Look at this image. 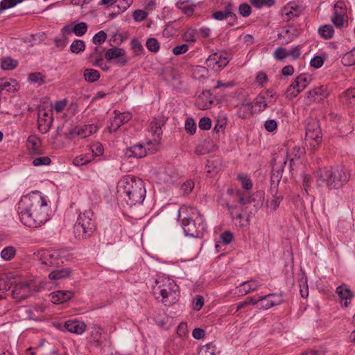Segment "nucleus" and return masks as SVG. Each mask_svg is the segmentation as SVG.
Wrapping results in <instances>:
<instances>
[{"mask_svg": "<svg viewBox=\"0 0 355 355\" xmlns=\"http://www.w3.org/2000/svg\"><path fill=\"white\" fill-rule=\"evenodd\" d=\"M315 175L318 186H326L329 189H340L349 181L350 178V175L343 166L320 168L316 171Z\"/></svg>", "mask_w": 355, "mask_h": 355, "instance_id": "obj_3", "label": "nucleus"}, {"mask_svg": "<svg viewBox=\"0 0 355 355\" xmlns=\"http://www.w3.org/2000/svg\"><path fill=\"white\" fill-rule=\"evenodd\" d=\"M33 284L28 282H21L17 283L12 291L13 298L21 301L32 294Z\"/></svg>", "mask_w": 355, "mask_h": 355, "instance_id": "obj_11", "label": "nucleus"}, {"mask_svg": "<svg viewBox=\"0 0 355 355\" xmlns=\"http://www.w3.org/2000/svg\"><path fill=\"white\" fill-rule=\"evenodd\" d=\"M104 51L105 48L103 46H96L89 55L88 60L94 67H101V63L103 61V53Z\"/></svg>", "mask_w": 355, "mask_h": 355, "instance_id": "obj_22", "label": "nucleus"}, {"mask_svg": "<svg viewBox=\"0 0 355 355\" xmlns=\"http://www.w3.org/2000/svg\"><path fill=\"white\" fill-rule=\"evenodd\" d=\"M51 162V160L49 157L44 156L34 159L33 161V164L35 166L49 165L50 164Z\"/></svg>", "mask_w": 355, "mask_h": 355, "instance_id": "obj_55", "label": "nucleus"}, {"mask_svg": "<svg viewBox=\"0 0 355 355\" xmlns=\"http://www.w3.org/2000/svg\"><path fill=\"white\" fill-rule=\"evenodd\" d=\"M302 13L301 6L295 2H290L282 9L283 19L286 21L299 17Z\"/></svg>", "mask_w": 355, "mask_h": 355, "instance_id": "obj_14", "label": "nucleus"}, {"mask_svg": "<svg viewBox=\"0 0 355 355\" xmlns=\"http://www.w3.org/2000/svg\"><path fill=\"white\" fill-rule=\"evenodd\" d=\"M345 96L352 105H355V88H351L345 91Z\"/></svg>", "mask_w": 355, "mask_h": 355, "instance_id": "obj_64", "label": "nucleus"}, {"mask_svg": "<svg viewBox=\"0 0 355 355\" xmlns=\"http://www.w3.org/2000/svg\"><path fill=\"white\" fill-rule=\"evenodd\" d=\"M305 139L313 149H315L321 144L322 134L318 121L313 119L307 123Z\"/></svg>", "mask_w": 355, "mask_h": 355, "instance_id": "obj_7", "label": "nucleus"}, {"mask_svg": "<svg viewBox=\"0 0 355 355\" xmlns=\"http://www.w3.org/2000/svg\"><path fill=\"white\" fill-rule=\"evenodd\" d=\"M17 65L18 61L11 58L10 57L4 58L1 63V68L3 70H12L15 69Z\"/></svg>", "mask_w": 355, "mask_h": 355, "instance_id": "obj_39", "label": "nucleus"}, {"mask_svg": "<svg viewBox=\"0 0 355 355\" xmlns=\"http://www.w3.org/2000/svg\"><path fill=\"white\" fill-rule=\"evenodd\" d=\"M152 293L156 300H160L165 306H171L178 301L180 288L174 280L162 276L155 279Z\"/></svg>", "mask_w": 355, "mask_h": 355, "instance_id": "obj_5", "label": "nucleus"}, {"mask_svg": "<svg viewBox=\"0 0 355 355\" xmlns=\"http://www.w3.org/2000/svg\"><path fill=\"white\" fill-rule=\"evenodd\" d=\"M73 293L71 291H57L50 294L51 301L53 304H61L71 300Z\"/></svg>", "mask_w": 355, "mask_h": 355, "instance_id": "obj_18", "label": "nucleus"}, {"mask_svg": "<svg viewBox=\"0 0 355 355\" xmlns=\"http://www.w3.org/2000/svg\"><path fill=\"white\" fill-rule=\"evenodd\" d=\"M148 12L143 10H136L133 12V18L137 21H141L147 18Z\"/></svg>", "mask_w": 355, "mask_h": 355, "instance_id": "obj_60", "label": "nucleus"}, {"mask_svg": "<svg viewBox=\"0 0 355 355\" xmlns=\"http://www.w3.org/2000/svg\"><path fill=\"white\" fill-rule=\"evenodd\" d=\"M130 46L135 55H141L144 51L141 43L136 38L131 40Z\"/></svg>", "mask_w": 355, "mask_h": 355, "instance_id": "obj_47", "label": "nucleus"}, {"mask_svg": "<svg viewBox=\"0 0 355 355\" xmlns=\"http://www.w3.org/2000/svg\"><path fill=\"white\" fill-rule=\"evenodd\" d=\"M213 100L209 92H202L196 99V105L200 110H207L213 104Z\"/></svg>", "mask_w": 355, "mask_h": 355, "instance_id": "obj_25", "label": "nucleus"}, {"mask_svg": "<svg viewBox=\"0 0 355 355\" xmlns=\"http://www.w3.org/2000/svg\"><path fill=\"white\" fill-rule=\"evenodd\" d=\"M230 58L225 52H217L210 55L207 60L206 64L209 67L223 68L227 65Z\"/></svg>", "mask_w": 355, "mask_h": 355, "instance_id": "obj_12", "label": "nucleus"}, {"mask_svg": "<svg viewBox=\"0 0 355 355\" xmlns=\"http://www.w3.org/2000/svg\"><path fill=\"white\" fill-rule=\"evenodd\" d=\"M301 92L298 87L295 86V81L287 88L286 91V98H293Z\"/></svg>", "mask_w": 355, "mask_h": 355, "instance_id": "obj_48", "label": "nucleus"}, {"mask_svg": "<svg viewBox=\"0 0 355 355\" xmlns=\"http://www.w3.org/2000/svg\"><path fill=\"white\" fill-rule=\"evenodd\" d=\"M336 293L339 297L340 303L342 306L347 307L351 302L352 293L349 288L346 286H340L336 288Z\"/></svg>", "mask_w": 355, "mask_h": 355, "instance_id": "obj_21", "label": "nucleus"}, {"mask_svg": "<svg viewBox=\"0 0 355 355\" xmlns=\"http://www.w3.org/2000/svg\"><path fill=\"white\" fill-rule=\"evenodd\" d=\"M345 15V10H342V11H334L331 16V21L336 27L340 28L344 26L346 21Z\"/></svg>", "mask_w": 355, "mask_h": 355, "instance_id": "obj_31", "label": "nucleus"}, {"mask_svg": "<svg viewBox=\"0 0 355 355\" xmlns=\"http://www.w3.org/2000/svg\"><path fill=\"white\" fill-rule=\"evenodd\" d=\"M327 96V87L324 85L315 87L307 92V98L314 102H320Z\"/></svg>", "mask_w": 355, "mask_h": 355, "instance_id": "obj_19", "label": "nucleus"}, {"mask_svg": "<svg viewBox=\"0 0 355 355\" xmlns=\"http://www.w3.org/2000/svg\"><path fill=\"white\" fill-rule=\"evenodd\" d=\"M178 219L187 236L201 238L207 231L203 216L193 207L182 206L178 210Z\"/></svg>", "mask_w": 355, "mask_h": 355, "instance_id": "obj_2", "label": "nucleus"}, {"mask_svg": "<svg viewBox=\"0 0 355 355\" xmlns=\"http://www.w3.org/2000/svg\"><path fill=\"white\" fill-rule=\"evenodd\" d=\"M64 327L69 332L76 334H82L86 329V324L79 320H67Z\"/></svg>", "mask_w": 355, "mask_h": 355, "instance_id": "obj_20", "label": "nucleus"}, {"mask_svg": "<svg viewBox=\"0 0 355 355\" xmlns=\"http://www.w3.org/2000/svg\"><path fill=\"white\" fill-rule=\"evenodd\" d=\"M212 17L218 21L229 19V26H234L238 19L236 14L233 12V4L231 2L225 3L223 10L213 12Z\"/></svg>", "mask_w": 355, "mask_h": 355, "instance_id": "obj_10", "label": "nucleus"}, {"mask_svg": "<svg viewBox=\"0 0 355 355\" xmlns=\"http://www.w3.org/2000/svg\"><path fill=\"white\" fill-rule=\"evenodd\" d=\"M282 294L277 295L275 293H270L263 297H260L258 301H261L264 304L261 305V308L268 309L274 306L279 305L282 302Z\"/></svg>", "mask_w": 355, "mask_h": 355, "instance_id": "obj_17", "label": "nucleus"}, {"mask_svg": "<svg viewBox=\"0 0 355 355\" xmlns=\"http://www.w3.org/2000/svg\"><path fill=\"white\" fill-rule=\"evenodd\" d=\"M198 125L201 130H209L211 126V121L209 117H202L200 119Z\"/></svg>", "mask_w": 355, "mask_h": 355, "instance_id": "obj_58", "label": "nucleus"}, {"mask_svg": "<svg viewBox=\"0 0 355 355\" xmlns=\"http://www.w3.org/2000/svg\"><path fill=\"white\" fill-rule=\"evenodd\" d=\"M146 46L149 51L153 53H157L160 48L159 43L157 40L154 37H150L147 40Z\"/></svg>", "mask_w": 355, "mask_h": 355, "instance_id": "obj_46", "label": "nucleus"}, {"mask_svg": "<svg viewBox=\"0 0 355 355\" xmlns=\"http://www.w3.org/2000/svg\"><path fill=\"white\" fill-rule=\"evenodd\" d=\"M16 254L15 248L12 246H8L3 249L1 252V257L3 260H11Z\"/></svg>", "mask_w": 355, "mask_h": 355, "instance_id": "obj_43", "label": "nucleus"}, {"mask_svg": "<svg viewBox=\"0 0 355 355\" xmlns=\"http://www.w3.org/2000/svg\"><path fill=\"white\" fill-rule=\"evenodd\" d=\"M252 110L254 112H261L268 107L266 96L263 93H260L254 100L252 103Z\"/></svg>", "mask_w": 355, "mask_h": 355, "instance_id": "obj_26", "label": "nucleus"}, {"mask_svg": "<svg viewBox=\"0 0 355 355\" xmlns=\"http://www.w3.org/2000/svg\"><path fill=\"white\" fill-rule=\"evenodd\" d=\"M164 121L162 119H155L152 121L149 125V130L155 135L159 136L162 134V126L164 125Z\"/></svg>", "mask_w": 355, "mask_h": 355, "instance_id": "obj_36", "label": "nucleus"}, {"mask_svg": "<svg viewBox=\"0 0 355 355\" xmlns=\"http://www.w3.org/2000/svg\"><path fill=\"white\" fill-rule=\"evenodd\" d=\"M50 207L39 191L23 196L17 206L21 222L29 227H38L50 219Z\"/></svg>", "mask_w": 355, "mask_h": 355, "instance_id": "obj_1", "label": "nucleus"}, {"mask_svg": "<svg viewBox=\"0 0 355 355\" xmlns=\"http://www.w3.org/2000/svg\"><path fill=\"white\" fill-rule=\"evenodd\" d=\"M75 136H80L81 138H85L90 136L89 131L87 129V125H84L82 126L75 127L69 133L68 138L72 139L75 137Z\"/></svg>", "mask_w": 355, "mask_h": 355, "instance_id": "obj_30", "label": "nucleus"}, {"mask_svg": "<svg viewBox=\"0 0 355 355\" xmlns=\"http://www.w3.org/2000/svg\"><path fill=\"white\" fill-rule=\"evenodd\" d=\"M91 148L92 152L91 155H94V157L100 156L103 153V147L100 143L94 144Z\"/></svg>", "mask_w": 355, "mask_h": 355, "instance_id": "obj_63", "label": "nucleus"}, {"mask_svg": "<svg viewBox=\"0 0 355 355\" xmlns=\"http://www.w3.org/2000/svg\"><path fill=\"white\" fill-rule=\"evenodd\" d=\"M125 54V52L123 49L114 46L106 51L105 53V58L107 61L119 58L115 62V63L119 66L123 67L125 66L128 62V60L124 58Z\"/></svg>", "mask_w": 355, "mask_h": 355, "instance_id": "obj_13", "label": "nucleus"}, {"mask_svg": "<svg viewBox=\"0 0 355 355\" xmlns=\"http://www.w3.org/2000/svg\"><path fill=\"white\" fill-rule=\"evenodd\" d=\"M107 39V34L103 31H98L92 38V42L95 44L100 45Z\"/></svg>", "mask_w": 355, "mask_h": 355, "instance_id": "obj_50", "label": "nucleus"}, {"mask_svg": "<svg viewBox=\"0 0 355 355\" xmlns=\"http://www.w3.org/2000/svg\"><path fill=\"white\" fill-rule=\"evenodd\" d=\"M83 76L87 82L94 83L99 79L100 73L96 69L89 68L85 69Z\"/></svg>", "mask_w": 355, "mask_h": 355, "instance_id": "obj_35", "label": "nucleus"}, {"mask_svg": "<svg viewBox=\"0 0 355 355\" xmlns=\"http://www.w3.org/2000/svg\"><path fill=\"white\" fill-rule=\"evenodd\" d=\"M71 272V270L69 268H55L49 273V277L52 280H57L69 277Z\"/></svg>", "mask_w": 355, "mask_h": 355, "instance_id": "obj_29", "label": "nucleus"}, {"mask_svg": "<svg viewBox=\"0 0 355 355\" xmlns=\"http://www.w3.org/2000/svg\"><path fill=\"white\" fill-rule=\"evenodd\" d=\"M94 159V155L89 153L80 155L73 159V164L76 166H83L91 162Z\"/></svg>", "mask_w": 355, "mask_h": 355, "instance_id": "obj_33", "label": "nucleus"}, {"mask_svg": "<svg viewBox=\"0 0 355 355\" xmlns=\"http://www.w3.org/2000/svg\"><path fill=\"white\" fill-rule=\"evenodd\" d=\"M40 261L47 268H61L64 261L57 250H46L40 254Z\"/></svg>", "mask_w": 355, "mask_h": 355, "instance_id": "obj_8", "label": "nucleus"}, {"mask_svg": "<svg viewBox=\"0 0 355 355\" xmlns=\"http://www.w3.org/2000/svg\"><path fill=\"white\" fill-rule=\"evenodd\" d=\"M118 187L128 198H125L130 206L141 204L146 197V189L143 180L135 175H127L119 182Z\"/></svg>", "mask_w": 355, "mask_h": 355, "instance_id": "obj_4", "label": "nucleus"}, {"mask_svg": "<svg viewBox=\"0 0 355 355\" xmlns=\"http://www.w3.org/2000/svg\"><path fill=\"white\" fill-rule=\"evenodd\" d=\"M179 9L187 15H191L194 11L193 6H190L187 1L180 2L179 3Z\"/></svg>", "mask_w": 355, "mask_h": 355, "instance_id": "obj_54", "label": "nucleus"}, {"mask_svg": "<svg viewBox=\"0 0 355 355\" xmlns=\"http://www.w3.org/2000/svg\"><path fill=\"white\" fill-rule=\"evenodd\" d=\"M28 79L31 83L38 85H42L46 82V76L40 72L31 73Z\"/></svg>", "mask_w": 355, "mask_h": 355, "instance_id": "obj_38", "label": "nucleus"}, {"mask_svg": "<svg viewBox=\"0 0 355 355\" xmlns=\"http://www.w3.org/2000/svg\"><path fill=\"white\" fill-rule=\"evenodd\" d=\"M114 116L111 119L110 125L107 126L108 131L115 132L122 125L128 123L132 117L129 112H121L117 110L113 111Z\"/></svg>", "mask_w": 355, "mask_h": 355, "instance_id": "obj_9", "label": "nucleus"}, {"mask_svg": "<svg viewBox=\"0 0 355 355\" xmlns=\"http://www.w3.org/2000/svg\"><path fill=\"white\" fill-rule=\"evenodd\" d=\"M251 7L246 3H243L239 6V12L243 17H248L251 14Z\"/></svg>", "mask_w": 355, "mask_h": 355, "instance_id": "obj_52", "label": "nucleus"}, {"mask_svg": "<svg viewBox=\"0 0 355 355\" xmlns=\"http://www.w3.org/2000/svg\"><path fill=\"white\" fill-rule=\"evenodd\" d=\"M261 286V284L255 279L245 281L236 287V293L243 296L257 290Z\"/></svg>", "mask_w": 355, "mask_h": 355, "instance_id": "obj_15", "label": "nucleus"}, {"mask_svg": "<svg viewBox=\"0 0 355 355\" xmlns=\"http://www.w3.org/2000/svg\"><path fill=\"white\" fill-rule=\"evenodd\" d=\"M185 130L190 135H193L196 130V125L192 118H187L184 125Z\"/></svg>", "mask_w": 355, "mask_h": 355, "instance_id": "obj_49", "label": "nucleus"}, {"mask_svg": "<svg viewBox=\"0 0 355 355\" xmlns=\"http://www.w3.org/2000/svg\"><path fill=\"white\" fill-rule=\"evenodd\" d=\"M318 33L322 37L329 40L333 37L334 30L331 25H324L319 28Z\"/></svg>", "mask_w": 355, "mask_h": 355, "instance_id": "obj_37", "label": "nucleus"}, {"mask_svg": "<svg viewBox=\"0 0 355 355\" xmlns=\"http://www.w3.org/2000/svg\"><path fill=\"white\" fill-rule=\"evenodd\" d=\"M45 306L37 304L26 309L27 318L35 321H42L45 319Z\"/></svg>", "mask_w": 355, "mask_h": 355, "instance_id": "obj_16", "label": "nucleus"}, {"mask_svg": "<svg viewBox=\"0 0 355 355\" xmlns=\"http://www.w3.org/2000/svg\"><path fill=\"white\" fill-rule=\"evenodd\" d=\"M282 178V173L279 169L275 170L274 168L272 170L271 177H270V183L272 184H279V182Z\"/></svg>", "mask_w": 355, "mask_h": 355, "instance_id": "obj_57", "label": "nucleus"}, {"mask_svg": "<svg viewBox=\"0 0 355 355\" xmlns=\"http://www.w3.org/2000/svg\"><path fill=\"white\" fill-rule=\"evenodd\" d=\"M311 80L312 78L311 75L306 73L300 74L295 80V86L298 87L302 92L306 87Z\"/></svg>", "mask_w": 355, "mask_h": 355, "instance_id": "obj_32", "label": "nucleus"}, {"mask_svg": "<svg viewBox=\"0 0 355 355\" xmlns=\"http://www.w3.org/2000/svg\"><path fill=\"white\" fill-rule=\"evenodd\" d=\"M240 180L242 187L246 190H250L252 187V182L250 178L245 175H239L238 176Z\"/></svg>", "mask_w": 355, "mask_h": 355, "instance_id": "obj_51", "label": "nucleus"}, {"mask_svg": "<svg viewBox=\"0 0 355 355\" xmlns=\"http://www.w3.org/2000/svg\"><path fill=\"white\" fill-rule=\"evenodd\" d=\"M256 198H259V202L257 205H261L264 199V193L262 191H257L253 193L251 196L244 197L243 196L240 195L239 202L241 205H246L251 203L252 201H254Z\"/></svg>", "mask_w": 355, "mask_h": 355, "instance_id": "obj_27", "label": "nucleus"}, {"mask_svg": "<svg viewBox=\"0 0 355 355\" xmlns=\"http://www.w3.org/2000/svg\"><path fill=\"white\" fill-rule=\"evenodd\" d=\"M88 29V26L85 22H80L75 24L71 31L78 37H81L85 35Z\"/></svg>", "mask_w": 355, "mask_h": 355, "instance_id": "obj_41", "label": "nucleus"}, {"mask_svg": "<svg viewBox=\"0 0 355 355\" xmlns=\"http://www.w3.org/2000/svg\"><path fill=\"white\" fill-rule=\"evenodd\" d=\"M198 35V33L196 29L190 28L183 34V39L186 42H195Z\"/></svg>", "mask_w": 355, "mask_h": 355, "instance_id": "obj_45", "label": "nucleus"}, {"mask_svg": "<svg viewBox=\"0 0 355 355\" xmlns=\"http://www.w3.org/2000/svg\"><path fill=\"white\" fill-rule=\"evenodd\" d=\"M220 237L223 243L227 245L232 242L234 236L230 231H225L220 234Z\"/></svg>", "mask_w": 355, "mask_h": 355, "instance_id": "obj_61", "label": "nucleus"}, {"mask_svg": "<svg viewBox=\"0 0 355 355\" xmlns=\"http://www.w3.org/2000/svg\"><path fill=\"white\" fill-rule=\"evenodd\" d=\"M198 355H216V346L213 343L202 346L198 351Z\"/></svg>", "mask_w": 355, "mask_h": 355, "instance_id": "obj_44", "label": "nucleus"}, {"mask_svg": "<svg viewBox=\"0 0 355 355\" xmlns=\"http://www.w3.org/2000/svg\"><path fill=\"white\" fill-rule=\"evenodd\" d=\"M85 49V43L82 40H75L70 46V51L73 53L78 54Z\"/></svg>", "mask_w": 355, "mask_h": 355, "instance_id": "obj_40", "label": "nucleus"}, {"mask_svg": "<svg viewBox=\"0 0 355 355\" xmlns=\"http://www.w3.org/2000/svg\"><path fill=\"white\" fill-rule=\"evenodd\" d=\"M194 187V182L192 180H187L181 187V189L184 194L188 195L190 193Z\"/></svg>", "mask_w": 355, "mask_h": 355, "instance_id": "obj_62", "label": "nucleus"}, {"mask_svg": "<svg viewBox=\"0 0 355 355\" xmlns=\"http://www.w3.org/2000/svg\"><path fill=\"white\" fill-rule=\"evenodd\" d=\"M41 146L40 139L35 136L30 135L27 139V146L30 150H33L36 153H40V147Z\"/></svg>", "mask_w": 355, "mask_h": 355, "instance_id": "obj_34", "label": "nucleus"}, {"mask_svg": "<svg viewBox=\"0 0 355 355\" xmlns=\"http://www.w3.org/2000/svg\"><path fill=\"white\" fill-rule=\"evenodd\" d=\"M237 116L242 119H246L254 113L252 104L250 103H241L238 106Z\"/></svg>", "mask_w": 355, "mask_h": 355, "instance_id": "obj_28", "label": "nucleus"}, {"mask_svg": "<svg viewBox=\"0 0 355 355\" xmlns=\"http://www.w3.org/2000/svg\"><path fill=\"white\" fill-rule=\"evenodd\" d=\"M95 230L93 211L88 209L80 213L73 228L74 236L78 239H86L90 237Z\"/></svg>", "mask_w": 355, "mask_h": 355, "instance_id": "obj_6", "label": "nucleus"}, {"mask_svg": "<svg viewBox=\"0 0 355 355\" xmlns=\"http://www.w3.org/2000/svg\"><path fill=\"white\" fill-rule=\"evenodd\" d=\"M19 89L17 81L12 78H0V93L3 90L15 92Z\"/></svg>", "mask_w": 355, "mask_h": 355, "instance_id": "obj_24", "label": "nucleus"}, {"mask_svg": "<svg viewBox=\"0 0 355 355\" xmlns=\"http://www.w3.org/2000/svg\"><path fill=\"white\" fill-rule=\"evenodd\" d=\"M274 57L277 60H282L288 57V51L282 47H279L275 51Z\"/></svg>", "mask_w": 355, "mask_h": 355, "instance_id": "obj_56", "label": "nucleus"}, {"mask_svg": "<svg viewBox=\"0 0 355 355\" xmlns=\"http://www.w3.org/2000/svg\"><path fill=\"white\" fill-rule=\"evenodd\" d=\"M324 64V60L322 57L320 55L314 56L310 61V65L315 69L320 68Z\"/></svg>", "mask_w": 355, "mask_h": 355, "instance_id": "obj_59", "label": "nucleus"}, {"mask_svg": "<svg viewBox=\"0 0 355 355\" xmlns=\"http://www.w3.org/2000/svg\"><path fill=\"white\" fill-rule=\"evenodd\" d=\"M125 155L128 157L141 158L146 155V149L141 144H135L127 148Z\"/></svg>", "mask_w": 355, "mask_h": 355, "instance_id": "obj_23", "label": "nucleus"}, {"mask_svg": "<svg viewBox=\"0 0 355 355\" xmlns=\"http://www.w3.org/2000/svg\"><path fill=\"white\" fill-rule=\"evenodd\" d=\"M299 286L300 288V295L303 298H306L309 295V287L307 284V279L303 274L302 277L299 280Z\"/></svg>", "mask_w": 355, "mask_h": 355, "instance_id": "obj_42", "label": "nucleus"}, {"mask_svg": "<svg viewBox=\"0 0 355 355\" xmlns=\"http://www.w3.org/2000/svg\"><path fill=\"white\" fill-rule=\"evenodd\" d=\"M227 125L226 118L218 119L216 121V124L214 127V131L218 133L220 131H223Z\"/></svg>", "mask_w": 355, "mask_h": 355, "instance_id": "obj_53", "label": "nucleus"}]
</instances>
